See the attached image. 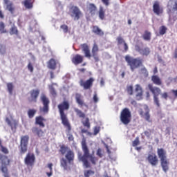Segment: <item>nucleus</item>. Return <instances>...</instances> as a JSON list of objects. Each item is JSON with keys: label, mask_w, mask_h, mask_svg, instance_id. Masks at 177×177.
I'll list each match as a JSON object with an SVG mask.
<instances>
[{"label": "nucleus", "mask_w": 177, "mask_h": 177, "mask_svg": "<svg viewBox=\"0 0 177 177\" xmlns=\"http://www.w3.org/2000/svg\"><path fill=\"white\" fill-rule=\"evenodd\" d=\"M59 153L61 156H65V158L60 159V167L64 171H71V164H74L75 153L74 151L70 149L68 147L62 145L59 147Z\"/></svg>", "instance_id": "nucleus-1"}, {"label": "nucleus", "mask_w": 177, "mask_h": 177, "mask_svg": "<svg viewBox=\"0 0 177 177\" xmlns=\"http://www.w3.org/2000/svg\"><path fill=\"white\" fill-rule=\"evenodd\" d=\"M82 140L81 142L82 145V150L84 153L82 155V153H79L77 154V158L79 161H81V162H83V165L86 168H91V162L93 164V165H96V161H97V158L92 156L90 153L89 148L88 147V145H86V139H85V137L84 135H82ZM91 162H89V160Z\"/></svg>", "instance_id": "nucleus-2"}, {"label": "nucleus", "mask_w": 177, "mask_h": 177, "mask_svg": "<svg viewBox=\"0 0 177 177\" xmlns=\"http://www.w3.org/2000/svg\"><path fill=\"white\" fill-rule=\"evenodd\" d=\"M57 109L59 110L62 124L66 128L67 132H71V124H70V121H68V118H67V115L64 113V111L69 110L70 102L68 100H64L58 104Z\"/></svg>", "instance_id": "nucleus-3"}, {"label": "nucleus", "mask_w": 177, "mask_h": 177, "mask_svg": "<svg viewBox=\"0 0 177 177\" xmlns=\"http://www.w3.org/2000/svg\"><path fill=\"white\" fill-rule=\"evenodd\" d=\"M80 46L82 48V52L84 53L85 57H86L87 59H91V57H93L95 63H98V62H100V58L99 57V54L97 53L99 52V46H97L96 43H94L93 45L91 54V50L89 49V46H88L86 43L81 44Z\"/></svg>", "instance_id": "nucleus-4"}, {"label": "nucleus", "mask_w": 177, "mask_h": 177, "mask_svg": "<svg viewBox=\"0 0 177 177\" xmlns=\"http://www.w3.org/2000/svg\"><path fill=\"white\" fill-rule=\"evenodd\" d=\"M157 153L160 160V165L162 171L167 174L169 171V161L167 158V151L162 148H158Z\"/></svg>", "instance_id": "nucleus-5"}, {"label": "nucleus", "mask_w": 177, "mask_h": 177, "mask_svg": "<svg viewBox=\"0 0 177 177\" xmlns=\"http://www.w3.org/2000/svg\"><path fill=\"white\" fill-rule=\"evenodd\" d=\"M124 59L127 65L130 66V70L131 71H135L136 68H139V67H142L143 66V59L139 57L134 58L127 55L124 57Z\"/></svg>", "instance_id": "nucleus-6"}, {"label": "nucleus", "mask_w": 177, "mask_h": 177, "mask_svg": "<svg viewBox=\"0 0 177 177\" xmlns=\"http://www.w3.org/2000/svg\"><path fill=\"white\" fill-rule=\"evenodd\" d=\"M148 88L153 96V103L156 104V107H160L161 104H160V98L158 96L161 95V88L157 86H153L152 84H148Z\"/></svg>", "instance_id": "nucleus-7"}, {"label": "nucleus", "mask_w": 177, "mask_h": 177, "mask_svg": "<svg viewBox=\"0 0 177 177\" xmlns=\"http://www.w3.org/2000/svg\"><path fill=\"white\" fill-rule=\"evenodd\" d=\"M68 15L73 19L74 21H78V20L84 17V13L77 6H70Z\"/></svg>", "instance_id": "nucleus-8"}, {"label": "nucleus", "mask_w": 177, "mask_h": 177, "mask_svg": "<svg viewBox=\"0 0 177 177\" xmlns=\"http://www.w3.org/2000/svg\"><path fill=\"white\" fill-rule=\"evenodd\" d=\"M120 120L123 125H128L131 123V121H132V113H131L129 109L124 108L121 111Z\"/></svg>", "instance_id": "nucleus-9"}, {"label": "nucleus", "mask_w": 177, "mask_h": 177, "mask_svg": "<svg viewBox=\"0 0 177 177\" xmlns=\"http://www.w3.org/2000/svg\"><path fill=\"white\" fill-rule=\"evenodd\" d=\"M0 161L1 162V172L3 174L4 177H10L9 172L8 171V166L10 165V160L8 156L0 153Z\"/></svg>", "instance_id": "nucleus-10"}, {"label": "nucleus", "mask_w": 177, "mask_h": 177, "mask_svg": "<svg viewBox=\"0 0 177 177\" xmlns=\"http://www.w3.org/2000/svg\"><path fill=\"white\" fill-rule=\"evenodd\" d=\"M167 6L169 8L167 11L170 17H173L174 20L177 19V0H169Z\"/></svg>", "instance_id": "nucleus-11"}, {"label": "nucleus", "mask_w": 177, "mask_h": 177, "mask_svg": "<svg viewBox=\"0 0 177 177\" xmlns=\"http://www.w3.org/2000/svg\"><path fill=\"white\" fill-rule=\"evenodd\" d=\"M28 140H30V137L27 135L21 137L20 145L19 146L20 154L23 155L27 153Z\"/></svg>", "instance_id": "nucleus-12"}, {"label": "nucleus", "mask_w": 177, "mask_h": 177, "mask_svg": "<svg viewBox=\"0 0 177 177\" xmlns=\"http://www.w3.org/2000/svg\"><path fill=\"white\" fill-rule=\"evenodd\" d=\"M139 115L142 118H144L145 121L151 122L150 109L147 105H144L142 108L138 110Z\"/></svg>", "instance_id": "nucleus-13"}, {"label": "nucleus", "mask_w": 177, "mask_h": 177, "mask_svg": "<svg viewBox=\"0 0 177 177\" xmlns=\"http://www.w3.org/2000/svg\"><path fill=\"white\" fill-rule=\"evenodd\" d=\"M93 82H95V79L93 77H90L86 81L84 80V79H80L79 84L84 91H88V89H91V88L93 86Z\"/></svg>", "instance_id": "nucleus-14"}, {"label": "nucleus", "mask_w": 177, "mask_h": 177, "mask_svg": "<svg viewBox=\"0 0 177 177\" xmlns=\"http://www.w3.org/2000/svg\"><path fill=\"white\" fill-rule=\"evenodd\" d=\"M24 163L27 167H34L35 164V155L34 153L29 152L24 158Z\"/></svg>", "instance_id": "nucleus-15"}, {"label": "nucleus", "mask_w": 177, "mask_h": 177, "mask_svg": "<svg viewBox=\"0 0 177 177\" xmlns=\"http://www.w3.org/2000/svg\"><path fill=\"white\" fill-rule=\"evenodd\" d=\"M153 12L157 16H160L164 13V8L160 5V1H156L153 2Z\"/></svg>", "instance_id": "nucleus-16"}, {"label": "nucleus", "mask_w": 177, "mask_h": 177, "mask_svg": "<svg viewBox=\"0 0 177 177\" xmlns=\"http://www.w3.org/2000/svg\"><path fill=\"white\" fill-rule=\"evenodd\" d=\"M40 99L43 103V108L41 111L43 113H48L49 111V103H50L49 98H48L46 95H42Z\"/></svg>", "instance_id": "nucleus-17"}, {"label": "nucleus", "mask_w": 177, "mask_h": 177, "mask_svg": "<svg viewBox=\"0 0 177 177\" xmlns=\"http://www.w3.org/2000/svg\"><path fill=\"white\" fill-rule=\"evenodd\" d=\"M30 97L28 98V102L30 103L34 102V103H37V100L38 99V96H39V89H33L30 91Z\"/></svg>", "instance_id": "nucleus-18"}, {"label": "nucleus", "mask_w": 177, "mask_h": 177, "mask_svg": "<svg viewBox=\"0 0 177 177\" xmlns=\"http://www.w3.org/2000/svg\"><path fill=\"white\" fill-rule=\"evenodd\" d=\"M86 10L91 15V16H95L97 11V7L93 3H88L86 5Z\"/></svg>", "instance_id": "nucleus-19"}, {"label": "nucleus", "mask_w": 177, "mask_h": 177, "mask_svg": "<svg viewBox=\"0 0 177 177\" xmlns=\"http://www.w3.org/2000/svg\"><path fill=\"white\" fill-rule=\"evenodd\" d=\"M75 100L76 103L80 107H88V105H86V103H85V101H84V97H82V95L77 93L75 94Z\"/></svg>", "instance_id": "nucleus-20"}, {"label": "nucleus", "mask_w": 177, "mask_h": 177, "mask_svg": "<svg viewBox=\"0 0 177 177\" xmlns=\"http://www.w3.org/2000/svg\"><path fill=\"white\" fill-rule=\"evenodd\" d=\"M71 62L75 66H78V64H81L84 62V56L80 54H76L73 57Z\"/></svg>", "instance_id": "nucleus-21"}, {"label": "nucleus", "mask_w": 177, "mask_h": 177, "mask_svg": "<svg viewBox=\"0 0 177 177\" xmlns=\"http://www.w3.org/2000/svg\"><path fill=\"white\" fill-rule=\"evenodd\" d=\"M4 4L6 5V10H8L11 15L15 13V5L10 1V0H3Z\"/></svg>", "instance_id": "nucleus-22"}, {"label": "nucleus", "mask_w": 177, "mask_h": 177, "mask_svg": "<svg viewBox=\"0 0 177 177\" xmlns=\"http://www.w3.org/2000/svg\"><path fill=\"white\" fill-rule=\"evenodd\" d=\"M147 160L149 164H151V165L153 167H156V165L158 164V158L156 154H149L148 156Z\"/></svg>", "instance_id": "nucleus-23"}, {"label": "nucleus", "mask_w": 177, "mask_h": 177, "mask_svg": "<svg viewBox=\"0 0 177 177\" xmlns=\"http://www.w3.org/2000/svg\"><path fill=\"white\" fill-rule=\"evenodd\" d=\"M6 122H7L8 125L10 127L12 131H14V129H17V125L19 122L16 120H10L9 118H6Z\"/></svg>", "instance_id": "nucleus-24"}, {"label": "nucleus", "mask_w": 177, "mask_h": 177, "mask_svg": "<svg viewBox=\"0 0 177 177\" xmlns=\"http://www.w3.org/2000/svg\"><path fill=\"white\" fill-rule=\"evenodd\" d=\"M46 122V119H45L42 116H37L35 118V124L39 125L41 128H45V122Z\"/></svg>", "instance_id": "nucleus-25"}, {"label": "nucleus", "mask_w": 177, "mask_h": 177, "mask_svg": "<svg viewBox=\"0 0 177 177\" xmlns=\"http://www.w3.org/2000/svg\"><path fill=\"white\" fill-rule=\"evenodd\" d=\"M32 133H34L35 135H36L37 136H38V138H42V136H44V132L43 131L42 129H39L37 127H34L32 128Z\"/></svg>", "instance_id": "nucleus-26"}, {"label": "nucleus", "mask_w": 177, "mask_h": 177, "mask_svg": "<svg viewBox=\"0 0 177 177\" xmlns=\"http://www.w3.org/2000/svg\"><path fill=\"white\" fill-rule=\"evenodd\" d=\"M151 81L153 84L155 85H158V86H161L162 85V80L158 75H153L151 76Z\"/></svg>", "instance_id": "nucleus-27"}, {"label": "nucleus", "mask_w": 177, "mask_h": 177, "mask_svg": "<svg viewBox=\"0 0 177 177\" xmlns=\"http://www.w3.org/2000/svg\"><path fill=\"white\" fill-rule=\"evenodd\" d=\"M92 32L95 34V35H99L100 37H103L104 35V32L99 28L97 26H93L92 29Z\"/></svg>", "instance_id": "nucleus-28"}, {"label": "nucleus", "mask_w": 177, "mask_h": 177, "mask_svg": "<svg viewBox=\"0 0 177 177\" xmlns=\"http://www.w3.org/2000/svg\"><path fill=\"white\" fill-rule=\"evenodd\" d=\"M35 0H24L22 3L26 9H32Z\"/></svg>", "instance_id": "nucleus-29"}, {"label": "nucleus", "mask_w": 177, "mask_h": 177, "mask_svg": "<svg viewBox=\"0 0 177 177\" xmlns=\"http://www.w3.org/2000/svg\"><path fill=\"white\" fill-rule=\"evenodd\" d=\"M56 59L51 58L48 62H47V67L50 70H56Z\"/></svg>", "instance_id": "nucleus-30"}, {"label": "nucleus", "mask_w": 177, "mask_h": 177, "mask_svg": "<svg viewBox=\"0 0 177 177\" xmlns=\"http://www.w3.org/2000/svg\"><path fill=\"white\" fill-rule=\"evenodd\" d=\"M135 86V91L138 93L136 97H142V96H143V88H142V86H140V84H136Z\"/></svg>", "instance_id": "nucleus-31"}, {"label": "nucleus", "mask_w": 177, "mask_h": 177, "mask_svg": "<svg viewBox=\"0 0 177 177\" xmlns=\"http://www.w3.org/2000/svg\"><path fill=\"white\" fill-rule=\"evenodd\" d=\"M138 52L140 53V55H142V56H149L150 55V48L149 47L140 48Z\"/></svg>", "instance_id": "nucleus-32"}, {"label": "nucleus", "mask_w": 177, "mask_h": 177, "mask_svg": "<svg viewBox=\"0 0 177 177\" xmlns=\"http://www.w3.org/2000/svg\"><path fill=\"white\" fill-rule=\"evenodd\" d=\"M98 17L100 20H104L106 17V10H104V8H103V7H100L98 11Z\"/></svg>", "instance_id": "nucleus-33"}, {"label": "nucleus", "mask_w": 177, "mask_h": 177, "mask_svg": "<svg viewBox=\"0 0 177 177\" xmlns=\"http://www.w3.org/2000/svg\"><path fill=\"white\" fill-rule=\"evenodd\" d=\"M139 74L142 75V77H145V78H147V77H149V71L145 66L140 69Z\"/></svg>", "instance_id": "nucleus-34"}, {"label": "nucleus", "mask_w": 177, "mask_h": 177, "mask_svg": "<svg viewBox=\"0 0 177 177\" xmlns=\"http://www.w3.org/2000/svg\"><path fill=\"white\" fill-rule=\"evenodd\" d=\"M10 35H19V30L17 29V26L13 25L10 29Z\"/></svg>", "instance_id": "nucleus-35"}, {"label": "nucleus", "mask_w": 177, "mask_h": 177, "mask_svg": "<svg viewBox=\"0 0 177 177\" xmlns=\"http://www.w3.org/2000/svg\"><path fill=\"white\" fill-rule=\"evenodd\" d=\"M142 38L145 41H150L151 39V32L145 30L142 35Z\"/></svg>", "instance_id": "nucleus-36"}, {"label": "nucleus", "mask_w": 177, "mask_h": 177, "mask_svg": "<svg viewBox=\"0 0 177 177\" xmlns=\"http://www.w3.org/2000/svg\"><path fill=\"white\" fill-rule=\"evenodd\" d=\"M75 112L76 113V115L79 118H85L86 115L85 113L82 112L80 109H78V108L75 109Z\"/></svg>", "instance_id": "nucleus-37"}, {"label": "nucleus", "mask_w": 177, "mask_h": 177, "mask_svg": "<svg viewBox=\"0 0 177 177\" xmlns=\"http://www.w3.org/2000/svg\"><path fill=\"white\" fill-rule=\"evenodd\" d=\"M168 30V28L165 26H162L159 28V34L160 35H165V34H167V30Z\"/></svg>", "instance_id": "nucleus-38"}, {"label": "nucleus", "mask_w": 177, "mask_h": 177, "mask_svg": "<svg viewBox=\"0 0 177 177\" xmlns=\"http://www.w3.org/2000/svg\"><path fill=\"white\" fill-rule=\"evenodd\" d=\"M37 114V110L36 109H29L28 111V117L29 118H34V116Z\"/></svg>", "instance_id": "nucleus-39"}, {"label": "nucleus", "mask_w": 177, "mask_h": 177, "mask_svg": "<svg viewBox=\"0 0 177 177\" xmlns=\"http://www.w3.org/2000/svg\"><path fill=\"white\" fill-rule=\"evenodd\" d=\"M15 86H13V83H7V89L10 95H13V88Z\"/></svg>", "instance_id": "nucleus-40"}, {"label": "nucleus", "mask_w": 177, "mask_h": 177, "mask_svg": "<svg viewBox=\"0 0 177 177\" xmlns=\"http://www.w3.org/2000/svg\"><path fill=\"white\" fill-rule=\"evenodd\" d=\"M49 91L50 95H52V96H53L54 97H56V96L57 95V93L56 92V89H55V87H53V84L49 86Z\"/></svg>", "instance_id": "nucleus-41"}, {"label": "nucleus", "mask_w": 177, "mask_h": 177, "mask_svg": "<svg viewBox=\"0 0 177 177\" xmlns=\"http://www.w3.org/2000/svg\"><path fill=\"white\" fill-rule=\"evenodd\" d=\"M0 32L1 34H6L8 32V30L5 28V23L3 21L0 22Z\"/></svg>", "instance_id": "nucleus-42"}, {"label": "nucleus", "mask_w": 177, "mask_h": 177, "mask_svg": "<svg viewBox=\"0 0 177 177\" xmlns=\"http://www.w3.org/2000/svg\"><path fill=\"white\" fill-rule=\"evenodd\" d=\"M84 127L89 129L91 128V122H89V118H86L84 121L82 122Z\"/></svg>", "instance_id": "nucleus-43"}, {"label": "nucleus", "mask_w": 177, "mask_h": 177, "mask_svg": "<svg viewBox=\"0 0 177 177\" xmlns=\"http://www.w3.org/2000/svg\"><path fill=\"white\" fill-rule=\"evenodd\" d=\"M127 92L128 95H133V86L129 85L127 86Z\"/></svg>", "instance_id": "nucleus-44"}, {"label": "nucleus", "mask_w": 177, "mask_h": 177, "mask_svg": "<svg viewBox=\"0 0 177 177\" xmlns=\"http://www.w3.org/2000/svg\"><path fill=\"white\" fill-rule=\"evenodd\" d=\"M91 175H95V171L92 170H86L84 172V177H89Z\"/></svg>", "instance_id": "nucleus-45"}, {"label": "nucleus", "mask_w": 177, "mask_h": 177, "mask_svg": "<svg viewBox=\"0 0 177 177\" xmlns=\"http://www.w3.org/2000/svg\"><path fill=\"white\" fill-rule=\"evenodd\" d=\"M6 54V46L3 44H0V55Z\"/></svg>", "instance_id": "nucleus-46"}, {"label": "nucleus", "mask_w": 177, "mask_h": 177, "mask_svg": "<svg viewBox=\"0 0 177 177\" xmlns=\"http://www.w3.org/2000/svg\"><path fill=\"white\" fill-rule=\"evenodd\" d=\"M60 28L63 30L64 34H67L68 32V26L66 24L61 25Z\"/></svg>", "instance_id": "nucleus-47"}, {"label": "nucleus", "mask_w": 177, "mask_h": 177, "mask_svg": "<svg viewBox=\"0 0 177 177\" xmlns=\"http://www.w3.org/2000/svg\"><path fill=\"white\" fill-rule=\"evenodd\" d=\"M116 41L119 45H122V44H125V40L122 38V37L119 36L117 37Z\"/></svg>", "instance_id": "nucleus-48"}, {"label": "nucleus", "mask_w": 177, "mask_h": 177, "mask_svg": "<svg viewBox=\"0 0 177 177\" xmlns=\"http://www.w3.org/2000/svg\"><path fill=\"white\" fill-rule=\"evenodd\" d=\"M1 151H2V153H3L4 154H9V150L8 149V148L1 146Z\"/></svg>", "instance_id": "nucleus-49"}, {"label": "nucleus", "mask_w": 177, "mask_h": 177, "mask_svg": "<svg viewBox=\"0 0 177 177\" xmlns=\"http://www.w3.org/2000/svg\"><path fill=\"white\" fill-rule=\"evenodd\" d=\"M161 98L162 99H165V100H168V93L167 92H164L163 93L160 94Z\"/></svg>", "instance_id": "nucleus-50"}, {"label": "nucleus", "mask_w": 177, "mask_h": 177, "mask_svg": "<svg viewBox=\"0 0 177 177\" xmlns=\"http://www.w3.org/2000/svg\"><path fill=\"white\" fill-rule=\"evenodd\" d=\"M28 69L30 73H32L34 71V66H32V64L31 62H29L28 64Z\"/></svg>", "instance_id": "nucleus-51"}, {"label": "nucleus", "mask_w": 177, "mask_h": 177, "mask_svg": "<svg viewBox=\"0 0 177 177\" xmlns=\"http://www.w3.org/2000/svg\"><path fill=\"white\" fill-rule=\"evenodd\" d=\"M144 135H145L147 138H150V136H151V130L145 131Z\"/></svg>", "instance_id": "nucleus-52"}, {"label": "nucleus", "mask_w": 177, "mask_h": 177, "mask_svg": "<svg viewBox=\"0 0 177 177\" xmlns=\"http://www.w3.org/2000/svg\"><path fill=\"white\" fill-rule=\"evenodd\" d=\"M81 133H87V135H88V136H92V133L88 131V130L85 129H82L81 130Z\"/></svg>", "instance_id": "nucleus-53"}, {"label": "nucleus", "mask_w": 177, "mask_h": 177, "mask_svg": "<svg viewBox=\"0 0 177 177\" xmlns=\"http://www.w3.org/2000/svg\"><path fill=\"white\" fill-rule=\"evenodd\" d=\"M93 100L94 103H97V102H99V98H97V94L96 93L93 95Z\"/></svg>", "instance_id": "nucleus-54"}, {"label": "nucleus", "mask_w": 177, "mask_h": 177, "mask_svg": "<svg viewBox=\"0 0 177 177\" xmlns=\"http://www.w3.org/2000/svg\"><path fill=\"white\" fill-rule=\"evenodd\" d=\"M140 142L139 138H136L134 141H133V146L135 147L136 146H138Z\"/></svg>", "instance_id": "nucleus-55"}, {"label": "nucleus", "mask_w": 177, "mask_h": 177, "mask_svg": "<svg viewBox=\"0 0 177 177\" xmlns=\"http://www.w3.org/2000/svg\"><path fill=\"white\" fill-rule=\"evenodd\" d=\"M97 156H98L100 158H102V157H103V154L102 153V149L100 148H99L97 151Z\"/></svg>", "instance_id": "nucleus-56"}, {"label": "nucleus", "mask_w": 177, "mask_h": 177, "mask_svg": "<svg viewBox=\"0 0 177 177\" xmlns=\"http://www.w3.org/2000/svg\"><path fill=\"white\" fill-rule=\"evenodd\" d=\"M99 132H100V128L95 127L94 128V135H97V133H99Z\"/></svg>", "instance_id": "nucleus-57"}, {"label": "nucleus", "mask_w": 177, "mask_h": 177, "mask_svg": "<svg viewBox=\"0 0 177 177\" xmlns=\"http://www.w3.org/2000/svg\"><path fill=\"white\" fill-rule=\"evenodd\" d=\"M102 2L105 6H109L110 5V0H102Z\"/></svg>", "instance_id": "nucleus-58"}, {"label": "nucleus", "mask_w": 177, "mask_h": 177, "mask_svg": "<svg viewBox=\"0 0 177 177\" xmlns=\"http://www.w3.org/2000/svg\"><path fill=\"white\" fill-rule=\"evenodd\" d=\"M53 163H48V168L50 169V171H53Z\"/></svg>", "instance_id": "nucleus-59"}, {"label": "nucleus", "mask_w": 177, "mask_h": 177, "mask_svg": "<svg viewBox=\"0 0 177 177\" xmlns=\"http://www.w3.org/2000/svg\"><path fill=\"white\" fill-rule=\"evenodd\" d=\"M123 45H124V52H128V49H129L128 44H127V43L125 42L123 44Z\"/></svg>", "instance_id": "nucleus-60"}, {"label": "nucleus", "mask_w": 177, "mask_h": 177, "mask_svg": "<svg viewBox=\"0 0 177 177\" xmlns=\"http://www.w3.org/2000/svg\"><path fill=\"white\" fill-rule=\"evenodd\" d=\"M171 93L175 96V97H177V89L176 90H171Z\"/></svg>", "instance_id": "nucleus-61"}, {"label": "nucleus", "mask_w": 177, "mask_h": 177, "mask_svg": "<svg viewBox=\"0 0 177 177\" xmlns=\"http://www.w3.org/2000/svg\"><path fill=\"white\" fill-rule=\"evenodd\" d=\"M153 74H157V73H158V68H157V66H155L153 68Z\"/></svg>", "instance_id": "nucleus-62"}, {"label": "nucleus", "mask_w": 177, "mask_h": 177, "mask_svg": "<svg viewBox=\"0 0 177 177\" xmlns=\"http://www.w3.org/2000/svg\"><path fill=\"white\" fill-rule=\"evenodd\" d=\"M47 176L50 177L52 175H53V171H50V172L46 173Z\"/></svg>", "instance_id": "nucleus-63"}, {"label": "nucleus", "mask_w": 177, "mask_h": 177, "mask_svg": "<svg viewBox=\"0 0 177 177\" xmlns=\"http://www.w3.org/2000/svg\"><path fill=\"white\" fill-rule=\"evenodd\" d=\"M174 59H177V48L174 50Z\"/></svg>", "instance_id": "nucleus-64"}]
</instances>
